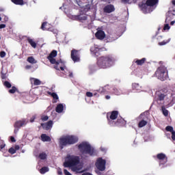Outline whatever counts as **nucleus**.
Returning a JSON list of instances; mask_svg holds the SVG:
<instances>
[{
	"label": "nucleus",
	"instance_id": "37",
	"mask_svg": "<svg viewBox=\"0 0 175 175\" xmlns=\"http://www.w3.org/2000/svg\"><path fill=\"white\" fill-rule=\"evenodd\" d=\"M38 158H40V159L44 160L46 158H47V154H46L44 152L40 153L38 156Z\"/></svg>",
	"mask_w": 175,
	"mask_h": 175
},
{
	"label": "nucleus",
	"instance_id": "5",
	"mask_svg": "<svg viewBox=\"0 0 175 175\" xmlns=\"http://www.w3.org/2000/svg\"><path fill=\"white\" fill-rule=\"evenodd\" d=\"M78 148L82 154H88L90 157H92L95 153V150L87 142L80 144L78 146Z\"/></svg>",
	"mask_w": 175,
	"mask_h": 175
},
{
	"label": "nucleus",
	"instance_id": "2",
	"mask_svg": "<svg viewBox=\"0 0 175 175\" xmlns=\"http://www.w3.org/2000/svg\"><path fill=\"white\" fill-rule=\"evenodd\" d=\"M67 159L68 160L64 163V166L65 167H73V170L75 172L79 170V168L76 166L80 163V157L79 156L69 155Z\"/></svg>",
	"mask_w": 175,
	"mask_h": 175
},
{
	"label": "nucleus",
	"instance_id": "3",
	"mask_svg": "<svg viewBox=\"0 0 175 175\" xmlns=\"http://www.w3.org/2000/svg\"><path fill=\"white\" fill-rule=\"evenodd\" d=\"M79 142V138L75 135H67L59 139V147L61 150L66 146H72V144H75Z\"/></svg>",
	"mask_w": 175,
	"mask_h": 175
},
{
	"label": "nucleus",
	"instance_id": "60",
	"mask_svg": "<svg viewBox=\"0 0 175 175\" xmlns=\"http://www.w3.org/2000/svg\"><path fill=\"white\" fill-rule=\"evenodd\" d=\"M172 4L175 6V0L172 1Z\"/></svg>",
	"mask_w": 175,
	"mask_h": 175
},
{
	"label": "nucleus",
	"instance_id": "46",
	"mask_svg": "<svg viewBox=\"0 0 175 175\" xmlns=\"http://www.w3.org/2000/svg\"><path fill=\"white\" fill-rule=\"evenodd\" d=\"M41 120L42 121H47V120H49V117L47 116H42L41 117Z\"/></svg>",
	"mask_w": 175,
	"mask_h": 175
},
{
	"label": "nucleus",
	"instance_id": "40",
	"mask_svg": "<svg viewBox=\"0 0 175 175\" xmlns=\"http://www.w3.org/2000/svg\"><path fill=\"white\" fill-rule=\"evenodd\" d=\"M5 146H6V144H5L3 140L0 139V150H3V148H5Z\"/></svg>",
	"mask_w": 175,
	"mask_h": 175
},
{
	"label": "nucleus",
	"instance_id": "41",
	"mask_svg": "<svg viewBox=\"0 0 175 175\" xmlns=\"http://www.w3.org/2000/svg\"><path fill=\"white\" fill-rule=\"evenodd\" d=\"M172 21V15H167L165 23H170Z\"/></svg>",
	"mask_w": 175,
	"mask_h": 175
},
{
	"label": "nucleus",
	"instance_id": "59",
	"mask_svg": "<svg viewBox=\"0 0 175 175\" xmlns=\"http://www.w3.org/2000/svg\"><path fill=\"white\" fill-rule=\"evenodd\" d=\"M105 98H106V99H109L110 98V96H106Z\"/></svg>",
	"mask_w": 175,
	"mask_h": 175
},
{
	"label": "nucleus",
	"instance_id": "6",
	"mask_svg": "<svg viewBox=\"0 0 175 175\" xmlns=\"http://www.w3.org/2000/svg\"><path fill=\"white\" fill-rule=\"evenodd\" d=\"M156 96L157 97V102H162L165 100V98L168 96H172V90L164 88L156 92Z\"/></svg>",
	"mask_w": 175,
	"mask_h": 175
},
{
	"label": "nucleus",
	"instance_id": "26",
	"mask_svg": "<svg viewBox=\"0 0 175 175\" xmlns=\"http://www.w3.org/2000/svg\"><path fill=\"white\" fill-rule=\"evenodd\" d=\"M12 3H14V5H20L21 6H23V5H25V2H24V0H11Z\"/></svg>",
	"mask_w": 175,
	"mask_h": 175
},
{
	"label": "nucleus",
	"instance_id": "1",
	"mask_svg": "<svg viewBox=\"0 0 175 175\" xmlns=\"http://www.w3.org/2000/svg\"><path fill=\"white\" fill-rule=\"evenodd\" d=\"M116 62V58L113 55H105L100 56L97 59V66L100 69H107L114 65Z\"/></svg>",
	"mask_w": 175,
	"mask_h": 175
},
{
	"label": "nucleus",
	"instance_id": "63",
	"mask_svg": "<svg viewBox=\"0 0 175 175\" xmlns=\"http://www.w3.org/2000/svg\"><path fill=\"white\" fill-rule=\"evenodd\" d=\"M0 39H1V37H0Z\"/></svg>",
	"mask_w": 175,
	"mask_h": 175
},
{
	"label": "nucleus",
	"instance_id": "29",
	"mask_svg": "<svg viewBox=\"0 0 175 175\" xmlns=\"http://www.w3.org/2000/svg\"><path fill=\"white\" fill-rule=\"evenodd\" d=\"M47 94L49 95H51V96H52L53 98V99H55L56 100H58L59 97H58V95L57 94V93L48 92Z\"/></svg>",
	"mask_w": 175,
	"mask_h": 175
},
{
	"label": "nucleus",
	"instance_id": "15",
	"mask_svg": "<svg viewBox=\"0 0 175 175\" xmlns=\"http://www.w3.org/2000/svg\"><path fill=\"white\" fill-rule=\"evenodd\" d=\"M116 10V8H114L113 5L109 4L107 5L104 8H103V12L104 13H113Z\"/></svg>",
	"mask_w": 175,
	"mask_h": 175
},
{
	"label": "nucleus",
	"instance_id": "23",
	"mask_svg": "<svg viewBox=\"0 0 175 175\" xmlns=\"http://www.w3.org/2000/svg\"><path fill=\"white\" fill-rule=\"evenodd\" d=\"M132 89L133 91H142V86L139 83H133Z\"/></svg>",
	"mask_w": 175,
	"mask_h": 175
},
{
	"label": "nucleus",
	"instance_id": "8",
	"mask_svg": "<svg viewBox=\"0 0 175 175\" xmlns=\"http://www.w3.org/2000/svg\"><path fill=\"white\" fill-rule=\"evenodd\" d=\"M55 57H57V51L53 50L51 52L49 55L47 57V59H49V62H51L54 66V69L56 70H59V68H58V65H59V63L61 62V60L59 62H57V60L55 59Z\"/></svg>",
	"mask_w": 175,
	"mask_h": 175
},
{
	"label": "nucleus",
	"instance_id": "47",
	"mask_svg": "<svg viewBox=\"0 0 175 175\" xmlns=\"http://www.w3.org/2000/svg\"><path fill=\"white\" fill-rule=\"evenodd\" d=\"M167 29H170V26H169V24H166L164 25L163 30L166 31Z\"/></svg>",
	"mask_w": 175,
	"mask_h": 175
},
{
	"label": "nucleus",
	"instance_id": "42",
	"mask_svg": "<svg viewBox=\"0 0 175 175\" xmlns=\"http://www.w3.org/2000/svg\"><path fill=\"white\" fill-rule=\"evenodd\" d=\"M8 152H10V154H16V150L14 149V148H10L9 150H8Z\"/></svg>",
	"mask_w": 175,
	"mask_h": 175
},
{
	"label": "nucleus",
	"instance_id": "39",
	"mask_svg": "<svg viewBox=\"0 0 175 175\" xmlns=\"http://www.w3.org/2000/svg\"><path fill=\"white\" fill-rule=\"evenodd\" d=\"M165 131H167V132H171V133L174 131L173 126H167L165 127Z\"/></svg>",
	"mask_w": 175,
	"mask_h": 175
},
{
	"label": "nucleus",
	"instance_id": "22",
	"mask_svg": "<svg viewBox=\"0 0 175 175\" xmlns=\"http://www.w3.org/2000/svg\"><path fill=\"white\" fill-rule=\"evenodd\" d=\"M75 18L79 21H85V20H87V16L85 14H79L76 16Z\"/></svg>",
	"mask_w": 175,
	"mask_h": 175
},
{
	"label": "nucleus",
	"instance_id": "4",
	"mask_svg": "<svg viewBox=\"0 0 175 175\" xmlns=\"http://www.w3.org/2000/svg\"><path fill=\"white\" fill-rule=\"evenodd\" d=\"M159 0H147L146 3H139V8H140L141 10L143 11V13L145 14L147 13H151L152 10H150V8H152V6H155L157 5Z\"/></svg>",
	"mask_w": 175,
	"mask_h": 175
},
{
	"label": "nucleus",
	"instance_id": "24",
	"mask_svg": "<svg viewBox=\"0 0 175 175\" xmlns=\"http://www.w3.org/2000/svg\"><path fill=\"white\" fill-rule=\"evenodd\" d=\"M56 113H62L64 111V105L63 104H58L55 108Z\"/></svg>",
	"mask_w": 175,
	"mask_h": 175
},
{
	"label": "nucleus",
	"instance_id": "20",
	"mask_svg": "<svg viewBox=\"0 0 175 175\" xmlns=\"http://www.w3.org/2000/svg\"><path fill=\"white\" fill-rule=\"evenodd\" d=\"M125 124V120L122 118H118L117 121L114 123L116 126H123Z\"/></svg>",
	"mask_w": 175,
	"mask_h": 175
},
{
	"label": "nucleus",
	"instance_id": "18",
	"mask_svg": "<svg viewBox=\"0 0 175 175\" xmlns=\"http://www.w3.org/2000/svg\"><path fill=\"white\" fill-rule=\"evenodd\" d=\"M167 99H170V102L168 104V106H173V105H175V94L173 93V91L171 90V96H168L167 97Z\"/></svg>",
	"mask_w": 175,
	"mask_h": 175
},
{
	"label": "nucleus",
	"instance_id": "44",
	"mask_svg": "<svg viewBox=\"0 0 175 175\" xmlns=\"http://www.w3.org/2000/svg\"><path fill=\"white\" fill-rule=\"evenodd\" d=\"M59 64H63V66L60 67V70H65V69H66V66H65V63L62 62V60H61Z\"/></svg>",
	"mask_w": 175,
	"mask_h": 175
},
{
	"label": "nucleus",
	"instance_id": "45",
	"mask_svg": "<svg viewBox=\"0 0 175 175\" xmlns=\"http://www.w3.org/2000/svg\"><path fill=\"white\" fill-rule=\"evenodd\" d=\"M86 96H88V98H92V96H94V94H92V92H87Z\"/></svg>",
	"mask_w": 175,
	"mask_h": 175
},
{
	"label": "nucleus",
	"instance_id": "49",
	"mask_svg": "<svg viewBox=\"0 0 175 175\" xmlns=\"http://www.w3.org/2000/svg\"><path fill=\"white\" fill-rule=\"evenodd\" d=\"M172 140H175V131H172Z\"/></svg>",
	"mask_w": 175,
	"mask_h": 175
},
{
	"label": "nucleus",
	"instance_id": "35",
	"mask_svg": "<svg viewBox=\"0 0 175 175\" xmlns=\"http://www.w3.org/2000/svg\"><path fill=\"white\" fill-rule=\"evenodd\" d=\"M170 42V38L167 40H163L162 42H159V46H165V44H167Z\"/></svg>",
	"mask_w": 175,
	"mask_h": 175
},
{
	"label": "nucleus",
	"instance_id": "16",
	"mask_svg": "<svg viewBox=\"0 0 175 175\" xmlns=\"http://www.w3.org/2000/svg\"><path fill=\"white\" fill-rule=\"evenodd\" d=\"M95 36L99 40H103V39L106 38V34L105 33V31H103V30H98L95 34Z\"/></svg>",
	"mask_w": 175,
	"mask_h": 175
},
{
	"label": "nucleus",
	"instance_id": "61",
	"mask_svg": "<svg viewBox=\"0 0 175 175\" xmlns=\"http://www.w3.org/2000/svg\"><path fill=\"white\" fill-rule=\"evenodd\" d=\"M2 20V18L0 16V21Z\"/></svg>",
	"mask_w": 175,
	"mask_h": 175
},
{
	"label": "nucleus",
	"instance_id": "14",
	"mask_svg": "<svg viewBox=\"0 0 175 175\" xmlns=\"http://www.w3.org/2000/svg\"><path fill=\"white\" fill-rule=\"evenodd\" d=\"M102 49L98 48L96 46H92L90 48V51L92 53V54L93 55H94V57H99V55H100V51Z\"/></svg>",
	"mask_w": 175,
	"mask_h": 175
},
{
	"label": "nucleus",
	"instance_id": "13",
	"mask_svg": "<svg viewBox=\"0 0 175 175\" xmlns=\"http://www.w3.org/2000/svg\"><path fill=\"white\" fill-rule=\"evenodd\" d=\"M118 117V111H113L111 113V115L109 116V118L107 116V120L109 121V125H113V121L110 120H117V118Z\"/></svg>",
	"mask_w": 175,
	"mask_h": 175
},
{
	"label": "nucleus",
	"instance_id": "7",
	"mask_svg": "<svg viewBox=\"0 0 175 175\" xmlns=\"http://www.w3.org/2000/svg\"><path fill=\"white\" fill-rule=\"evenodd\" d=\"M156 77L161 80V81H165L167 79V70L166 67L162 66L157 68L155 72Z\"/></svg>",
	"mask_w": 175,
	"mask_h": 175
},
{
	"label": "nucleus",
	"instance_id": "33",
	"mask_svg": "<svg viewBox=\"0 0 175 175\" xmlns=\"http://www.w3.org/2000/svg\"><path fill=\"white\" fill-rule=\"evenodd\" d=\"M27 61L29 62V64H36V60H35V58L31 56L27 58Z\"/></svg>",
	"mask_w": 175,
	"mask_h": 175
},
{
	"label": "nucleus",
	"instance_id": "19",
	"mask_svg": "<svg viewBox=\"0 0 175 175\" xmlns=\"http://www.w3.org/2000/svg\"><path fill=\"white\" fill-rule=\"evenodd\" d=\"M157 159H159V161L165 160L164 163H163V165H165V163H166V162H167V157H166V154H165L163 153L157 154Z\"/></svg>",
	"mask_w": 175,
	"mask_h": 175
},
{
	"label": "nucleus",
	"instance_id": "27",
	"mask_svg": "<svg viewBox=\"0 0 175 175\" xmlns=\"http://www.w3.org/2000/svg\"><path fill=\"white\" fill-rule=\"evenodd\" d=\"M30 80L31 81H33V85H40V84H42V81H40V80H39L38 79L31 78Z\"/></svg>",
	"mask_w": 175,
	"mask_h": 175
},
{
	"label": "nucleus",
	"instance_id": "62",
	"mask_svg": "<svg viewBox=\"0 0 175 175\" xmlns=\"http://www.w3.org/2000/svg\"><path fill=\"white\" fill-rule=\"evenodd\" d=\"M22 152H25V150H22Z\"/></svg>",
	"mask_w": 175,
	"mask_h": 175
},
{
	"label": "nucleus",
	"instance_id": "31",
	"mask_svg": "<svg viewBox=\"0 0 175 175\" xmlns=\"http://www.w3.org/2000/svg\"><path fill=\"white\" fill-rule=\"evenodd\" d=\"M47 27V22H44L41 25V29H42V31H49V27Z\"/></svg>",
	"mask_w": 175,
	"mask_h": 175
},
{
	"label": "nucleus",
	"instance_id": "30",
	"mask_svg": "<svg viewBox=\"0 0 175 175\" xmlns=\"http://www.w3.org/2000/svg\"><path fill=\"white\" fill-rule=\"evenodd\" d=\"M161 110H162V113H163V116H165V117H167V116H169V111H167V109H166L165 106L161 107Z\"/></svg>",
	"mask_w": 175,
	"mask_h": 175
},
{
	"label": "nucleus",
	"instance_id": "48",
	"mask_svg": "<svg viewBox=\"0 0 175 175\" xmlns=\"http://www.w3.org/2000/svg\"><path fill=\"white\" fill-rule=\"evenodd\" d=\"M36 119V116H33L30 118V122H33V121H35Z\"/></svg>",
	"mask_w": 175,
	"mask_h": 175
},
{
	"label": "nucleus",
	"instance_id": "50",
	"mask_svg": "<svg viewBox=\"0 0 175 175\" xmlns=\"http://www.w3.org/2000/svg\"><path fill=\"white\" fill-rule=\"evenodd\" d=\"M129 1L130 0H121V2L122 3L126 4V3H129Z\"/></svg>",
	"mask_w": 175,
	"mask_h": 175
},
{
	"label": "nucleus",
	"instance_id": "34",
	"mask_svg": "<svg viewBox=\"0 0 175 175\" xmlns=\"http://www.w3.org/2000/svg\"><path fill=\"white\" fill-rule=\"evenodd\" d=\"M1 77L2 80H6L8 79V75L6 72H3V70H1Z\"/></svg>",
	"mask_w": 175,
	"mask_h": 175
},
{
	"label": "nucleus",
	"instance_id": "38",
	"mask_svg": "<svg viewBox=\"0 0 175 175\" xmlns=\"http://www.w3.org/2000/svg\"><path fill=\"white\" fill-rule=\"evenodd\" d=\"M3 85L6 87V88H12V83L8 81H4Z\"/></svg>",
	"mask_w": 175,
	"mask_h": 175
},
{
	"label": "nucleus",
	"instance_id": "9",
	"mask_svg": "<svg viewBox=\"0 0 175 175\" xmlns=\"http://www.w3.org/2000/svg\"><path fill=\"white\" fill-rule=\"evenodd\" d=\"M27 124H28V121H27L26 119L16 120L14 124V133H15V135L17 134L18 133V131H20V129L23 128V126H25Z\"/></svg>",
	"mask_w": 175,
	"mask_h": 175
},
{
	"label": "nucleus",
	"instance_id": "51",
	"mask_svg": "<svg viewBox=\"0 0 175 175\" xmlns=\"http://www.w3.org/2000/svg\"><path fill=\"white\" fill-rule=\"evenodd\" d=\"M14 148L15 151H17V150H20V146L15 145Z\"/></svg>",
	"mask_w": 175,
	"mask_h": 175
},
{
	"label": "nucleus",
	"instance_id": "11",
	"mask_svg": "<svg viewBox=\"0 0 175 175\" xmlns=\"http://www.w3.org/2000/svg\"><path fill=\"white\" fill-rule=\"evenodd\" d=\"M137 120L139 121L138 128H143L147 125V116L144 113H141L139 117L137 118Z\"/></svg>",
	"mask_w": 175,
	"mask_h": 175
},
{
	"label": "nucleus",
	"instance_id": "52",
	"mask_svg": "<svg viewBox=\"0 0 175 175\" xmlns=\"http://www.w3.org/2000/svg\"><path fill=\"white\" fill-rule=\"evenodd\" d=\"M3 28H6V25L1 24L0 25V29H3Z\"/></svg>",
	"mask_w": 175,
	"mask_h": 175
},
{
	"label": "nucleus",
	"instance_id": "58",
	"mask_svg": "<svg viewBox=\"0 0 175 175\" xmlns=\"http://www.w3.org/2000/svg\"><path fill=\"white\" fill-rule=\"evenodd\" d=\"M157 39H158V40H159L160 39H162V36H158Z\"/></svg>",
	"mask_w": 175,
	"mask_h": 175
},
{
	"label": "nucleus",
	"instance_id": "55",
	"mask_svg": "<svg viewBox=\"0 0 175 175\" xmlns=\"http://www.w3.org/2000/svg\"><path fill=\"white\" fill-rule=\"evenodd\" d=\"M82 175H92V174L90 172H86V173H83Z\"/></svg>",
	"mask_w": 175,
	"mask_h": 175
},
{
	"label": "nucleus",
	"instance_id": "56",
	"mask_svg": "<svg viewBox=\"0 0 175 175\" xmlns=\"http://www.w3.org/2000/svg\"><path fill=\"white\" fill-rule=\"evenodd\" d=\"M174 24H175V21H171L170 25H174Z\"/></svg>",
	"mask_w": 175,
	"mask_h": 175
},
{
	"label": "nucleus",
	"instance_id": "25",
	"mask_svg": "<svg viewBox=\"0 0 175 175\" xmlns=\"http://www.w3.org/2000/svg\"><path fill=\"white\" fill-rule=\"evenodd\" d=\"M146 57H144V58H142L141 59H136L135 62L139 66H142V65H144V64L146 62Z\"/></svg>",
	"mask_w": 175,
	"mask_h": 175
},
{
	"label": "nucleus",
	"instance_id": "32",
	"mask_svg": "<svg viewBox=\"0 0 175 175\" xmlns=\"http://www.w3.org/2000/svg\"><path fill=\"white\" fill-rule=\"evenodd\" d=\"M47 172H49V167H42L40 170V173L41 174H44V173H47Z\"/></svg>",
	"mask_w": 175,
	"mask_h": 175
},
{
	"label": "nucleus",
	"instance_id": "21",
	"mask_svg": "<svg viewBox=\"0 0 175 175\" xmlns=\"http://www.w3.org/2000/svg\"><path fill=\"white\" fill-rule=\"evenodd\" d=\"M40 137L42 142H51V138L50 136L46 135V134H42Z\"/></svg>",
	"mask_w": 175,
	"mask_h": 175
},
{
	"label": "nucleus",
	"instance_id": "10",
	"mask_svg": "<svg viewBox=\"0 0 175 175\" xmlns=\"http://www.w3.org/2000/svg\"><path fill=\"white\" fill-rule=\"evenodd\" d=\"M95 165L100 172H105L106 170V160L100 158L97 159Z\"/></svg>",
	"mask_w": 175,
	"mask_h": 175
},
{
	"label": "nucleus",
	"instance_id": "43",
	"mask_svg": "<svg viewBox=\"0 0 175 175\" xmlns=\"http://www.w3.org/2000/svg\"><path fill=\"white\" fill-rule=\"evenodd\" d=\"M0 57L1 58H5V57H6V52L1 51L0 52Z\"/></svg>",
	"mask_w": 175,
	"mask_h": 175
},
{
	"label": "nucleus",
	"instance_id": "17",
	"mask_svg": "<svg viewBox=\"0 0 175 175\" xmlns=\"http://www.w3.org/2000/svg\"><path fill=\"white\" fill-rule=\"evenodd\" d=\"M41 126H42L43 129L45 131H49V129L53 128V120H49L46 123L41 124Z\"/></svg>",
	"mask_w": 175,
	"mask_h": 175
},
{
	"label": "nucleus",
	"instance_id": "28",
	"mask_svg": "<svg viewBox=\"0 0 175 175\" xmlns=\"http://www.w3.org/2000/svg\"><path fill=\"white\" fill-rule=\"evenodd\" d=\"M27 42L29 43V44L33 47V49H36V42L33 41V40L28 38H27Z\"/></svg>",
	"mask_w": 175,
	"mask_h": 175
},
{
	"label": "nucleus",
	"instance_id": "53",
	"mask_svg": "<svg viewBox=\"0 0 175 175\" xmlns=\"http://www.w3.org/2000/svg\"><path fill=\"white\" fill-rule=\"evenodd\" d=\"M10 140L12 143H15V142H16V139L14 138V137H11Z\"/></svg>",
	"mask_w": 175,
	"mask_h": 175
},
{
	"label": "nucleus",
	"instance_id": "57",
	"mask_svg": "<svg viewBox=\"0 0 175 175\" xmlns=\"http://www.w3.org/2000/svg\"><path fill=\"white\" fill-rule=\"evenodd\" d=\"M68 76H69V77H73V73L72 72H70Z\"/></svg>",
	"mask_w": 175,
	"mask_h": 175
},
{
	"label": "nucleus",
	"instance_id": "36",
	"mask_svg": "<svg viewBox=\"0 0 175 175\" xmlns=\"http://www.w3.org/2000/svg\"><path fill=\"white\" fill-rule=\"evenodd\" d=\"M16 91H18L17 88H16L15 86H12V89L8 90V92L10 94H14L16 92Z\"/></svg>",
	"mask_w": 175,
	"mask_h": 175
},
{
	"label": "nucleus",
	"instance_id": "12",
	"mask_svg": "<svg viewBox=\"0 0 175 175\" xmlns=\"http://www.w3.org/2000/svg\"><path fill=\"white\" fill-rule=\"evenodd\" d=\"M71 59L74 62H80V53L79 51L76 49H72L71 51L70 55Z\"/></svg>",
	"mask_w": 175,
	"mask_h": 175
},
{
	"label": "nucleus",
	"instance_id": "54",
	"mask_svg": "<svg viewBox=\"0 0 175 175\" xmlns=\"http://www.w3.org/2000/svg\"><path fill=\"white\" fill-rule=\"evenodd\" d=\"M57 174L62 175V171L61 170L57 171Z\"/></svg>",
	"mask_w": 175,
	"mask_h": 175
}]
</instances>
